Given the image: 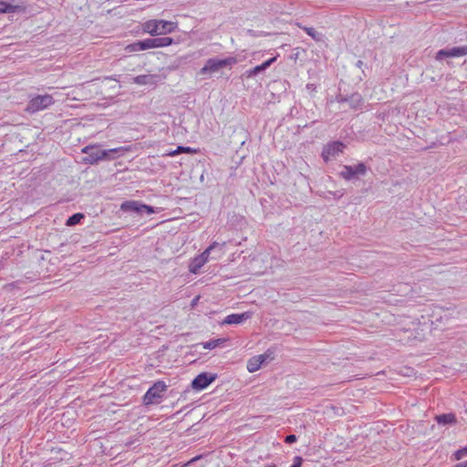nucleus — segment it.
<instances>
[{
  "instance_id": "1",
  "label": "nucleus",
  "mask_w": 467,
  "mask_h": 467,
  "mask_svg": "<svg viewBox=\"0 0 467 467\" xmlns=\"http://www.w3.org/2000/svg\"><path fill=\"white\" fill-rule=\"evenodd\" d=\"M129 150L128 148L119 147L109 150H100L98 145H88L82 149V152L88 156L84 159L86 163L95 164L102 160H114L123 156Z\"/></svg>"
},
{
  "instance_id": "2",
  "label": "nucleus",
  "mask_w": 467,
  "mask_h": 467,
  "mask_svg": "<svg viewBox=\"0 0 467 467\" xmlns=\"http://www.w3.org/2000/svg\"><path fill=\"white\" fill-rule=\"evenodd\" d=\"M225 243L213 242L201 254L192 258L189 264V271L192 274L199 273L200 269L209 261L212 252H215L211 257L213 260H219L224 255Z\"/></svg>"
},
{
  "instance_id": "3",
  "label": "nucleus",
  "mask_w": 467,
  "mask_h": 467,
  "mask_svg": "<svg viewBox=\"0 0 467 467\" xmlns=\"http://www.w3.org/2000/svg\"><path fill=\"white\" fill-rule=\"evenodd\" d=\"M151 35L152 37L150 38L138 41L127 46L126 50L128 52H135L154 47H167L172 43V38L169 36H160L154 34Z\"/></svg>"
},
{
  "instance_id": "4",
  "label": "nucleus",
  "mask_w": 467,
  "mask_h": 467,
  "mask_svg": "<svg viewBox=\"0 0 467 467\" xmlns=\"http://www.w3.org/2000/svg\"><path fill=\"white\" fill-rule=\"evenodd\" d=\"M167 389V385L163 381H157L151 386L143 397L145 404L159 403Z\"/></svg>"
},
{
  "instance_id": "5",
  "label": "nucleus",
  "mask_w": 467,
  "mask_h": 467,
  "mask_svg": "<svg viewBox=\"0 0 467 467\" xmlns=\"http://www.w3.org/2000/svg\"><path fill=\"white\" fill-rule=\"evenodd\" d=\"M236 63L234 57H227L224 59L210 58L204 67L201 69V74L215 73L223 67H231Z\"/></svg>"
},
{
  "instance_id": "6",
  "label": "nucleus",
  "mask_w": 467,
  "mask_h": 467,
  "mask_svg": "<svg viewBox=\"0 0 467 467\" xmlns=\"http://www.w3.org/2000/svg\"><path fill=\"white\" fill-rule=\"evenodd\" d=\"M54 103V99L51 95H38L32 98L26 107L28 112L34 113L43 110Z\"/></svg>"
},
{
  "instance_id": "7",
  "label": "nucleus",
  "mask_w": 467,
  "mask_h": 467,
  "mask_svg": "<svg viewBox=\"0 0 467 467\" xmlns=\"http://www.w3.org/2000/svg\"><path fill=\"white\" fill-rule=\"evenodd\" d=\"M120 210L123 212L134 213L137 214H151L154 210L151 206L140 203L137 201H127L121 203Z\"/></svg>"
},
{
  "instance_id": "8",
  "label": "nucleus",
  "mask_w": 467,
  "mask_h": 467,
  "mask_svg": "<svg viewBox=\"0 0 467 467\" xmlns=\"http://www.w3.org/2000/svg\"><path fill=\"white\" fill-rule=\"evenodd\" d=\"M346 146L340 141H333L327 143L322 150V158L326 162L335 159L339 154L343 153Z\"/></svg>"
},
{
  "instance_id": "9",
  "label": "nucleus",
  "mask_w": 467,
  "mask_h": 467,
  "mask_svg": "<svg viewBox=\"0 0 467 467\" xmlns=\"http://www.w3.org/2000/svg\"><path fill=\"white\" fill-rule=\"evenodd\" d=\"M366 171L367 167L364 163H358L356 166L345 165L340 172V176L349 181L356 175H364Z\"/></svg>"
},
{
  "instance_id": "10",
  "label": "nucleus",
  "mask_w": 467,
  "mask_h": 467,
  "mask_svg": "<svg viewBox=\"0 0 467 467\" xmlns=\"http://www.w3.org/2000/svg\"><path fill=\"white\" fill-rule=\"evenodd\" d=\"M216 379L215 374L201 373L192 382V387L194 389L202 390L206 389Z\"/></svg>"
},
{
  "instance_id": "11",
  "label": "nucleus",
  "mask_w": 467,
  "mask_h": 467,
  "mask_svg": "<svg viewBox=\"0 0 467 467\" xmlns=\"http://www.w3.org/2000/svg\"><path fill=\"white\" fill-rule=\"evenodd\" d=\"M467 55V47H455L449 49H441L436 54V59L441 60L443 57H458Z\"/></svg>"
},
{
  "instance_id": "12",
  "label": "nucleus",
  "mask_w": 467,
  "mask_h": 467,
  "mask_svg": "<svg viewBox=\"0 0 467 467\" xmlns=\"http://www.w3.org/2000/svg\"><path fill=\"white\" fill-rule=\"evenodd\" d=\"M253 317V312L246 311L240 314L228 315L223 321V325H238L241 324Z\"/></svg>"
},
{
  "instance_id": "13",
  "label": "nucleus",
  "mask_w": 467,
  "mask_h": 467,
  "mask_svg": "<svg viewBox=\"0 0 467 467\" xmlns=\"http://www.w3.org/2000/svg\"><path fill=\"white\" fill-rule=\"evenodd\" d=\"M270 355L265 353L262 355L254 356L247 361L246 368L249 372L254 373L260 369L262 365L266 361Z\"/></svg>"
},
{
  "instance_id": "14",
  "label": "nucleus",
  "mask_w": 467,
  "mask_h": 467,
  "mask_svg": "<svg viewBox=\"0 0 467 467\" xmlns=\"http://www.w3.org/2000/svg\"><path fill=\"white\" fill-rule=\"evenodd\" d=\"M168 26H170L169 29H174L177 26V25L171 21L152 19V20H148L147 22H145L143 24L142 29H147V30L159 29L160 26H161L162 29H165V27Z\"/></svg>"
},
{
  "instance_id": "15",
  "label": "nucleus",
  "mask_w": 467,
  "mask_h": 467,
  "mask_svg": "<svg viewBox=\"0 0 467 467\" xmlns=\"http://www.w3.org/2000/svg\"><path fill=\"white\" fill-rule=\"evenodd\" d=\"M24 11L25 7L23 5H16L14 2L0 1V14L20 13Z\"/></svg>"
},
{
  "instance_id": "16",
  "label": "nucleus",
  "mask_w": 467,
  "mask_h": 467,
  "mask_svg": "<svg viewBox=\"0 0 467 467\" xmlns=\"http://www.w3.org/2000/svg\"><path fill=\"white\" fill-rule=\"evenodd\" d=\"M157 77L154 75H140L133 78V82L138 85H154Z\"/></svg>"
},
{
  "instance_id": "17",
  "label": "nucleus",
  "mask_w": 467,
  "mask_h": 467,
  "mask_svg": "<svg viewBox=\"0 0 467 467\" xmlns=\"http://www.w3.org/2000/svg\"><path fill=\"white\" fill-rule=\"evenodd\" d=\"M436 421L440 425H453L456 423V417L453 413H447V414H441L437 415L435 417Z\"/></svg>"
},
{
  "instance_id": "18",
  "label": "nucleus",
  "mask_w": 467,
  "mask_h": 467,
  "mask_svg": "<svg viewBox=\"0 0 467 467\" xmlns=\"http://www.w3.org/2000/svg\"><path fill=\"white\" fill-rule=\"evenodd\" d=\"M197 150L195 149H192L191 147H184V146H178L174 150H170L166 153H164V156H176L181 153H196Z\"/></svg>"
},
{
  "instance_id": "19",
  "label": "nucleus",
  "mask_w": 467,
  "mask_h": 467,
  "mask_svg": "<svg viewBox=\"0 0 467 467\" xmlns=\"http://www.w3.org/2000/svg\"><path fill=\"white\" fill-rule=\"evenodd\" d=\"M223 341H224V339L210 340V341L203 343L202 348L205 349H213V348H215L216 347H218L219 345H221Z\"/></svg>"
},
{
  "instance_id": "20",
  "label": "nucleus",
  "mask_w": 467,
  "mask_h": 467,
  "mask_svg": "<svg viewBox=\"0 0 467 467\" xmlns=\"http://www.w3.org/2000/svg\"><path fill=\"white\" fill-rule=\"evenodd\" d=\"M83 217L82 213H75L67 219V225H75L78 223Z\"/></svg>"
},
{
  "instance_id": "21",
  "label": "nucleus",
  "mask_w": 467,
  "mask_h": 467,
  "mask_svg": "<svg viewBox=\"0 0 467 467\" xmlns=\"http://www.w3.org/2000/svg\"><path fill=\"white\" fill-rule=\"evenodd\" d=\"M465 455H467V446L462 449L458 450L454 453V458H455V460H461Z\"/></svg>"
},
{
  "instance_id": "22",
  "label": "nucleus",
  "mask_w": 467,
  "mask_h": 467,
  "mask_svg": "<svg viewBox=\"0 0 467 467\" xmlns=\"http://www.w3.org/2000/svg\"><path fill=\"white\" fill-rule=\"evenodd\" d=\"M302 462H303L302 458L299 456H296L294 458L293 464L290 467H301Z\"/></svg>"
},
{
  "instance_id": "23",
  "label": "nucleus",
  "mask_w": 467,
  "mask_h": 467,
  "mask_svg": "<svg viewBox=\"0 0 467 467\" xmlns=\"http://www.w3.org/2000/svg\"><path fill=\"white\" fill-rule=\"evenodd\" d=\"M275 59H276V57H272V58H270V59L266 60L265 62H264L263 64H261V67H263V68H264V70H265V69H266L268 67H270V65H271L273 62H275Z\"/></svg>"
},
{
  "instance_id": "24",
  "label": "nucleus",
  "mask_w": 467,
  "mask_h": 467,
  "mask_svg": "<svg viewBox=\"0 0 467 467\" xmlns=\"http://www.w3.org/2000/svg\"><path fill=\"white\" fill-rule=\"evenodd\" d=\"M275 59H276V57H272V58H270V59L266 60L265 62H264L263 64H261V67H263V68H264V70H265V69H266L268 67H270V65H271L273 62H275Z\"/></svg>"
},
{
  "instance_id": "25",
  "label": "nucleus",
  "mask_w": 467,
  "mask_h": 467,
  "mask_svg": "<svg viewBox=\"0 0 467 467\" xmlns=\"http://www.w3.org/2000/svg\"><path fill=\"white\" fill-rule=\"evenodd\" d=\"M263 70H264V68H263V67H261V65L256 66V67H254L251 70L250 75H255V74H257V73H259V72H261V71H263Z\"/></svg>"
},
{
  "instance_id": "26",
  "label": "nucleus",
  "mask_w": 467,
  "mask_h": 467,
  "mask_svg": "<svg viewBox=\"0 0 467 467\" xmlns=\"http://www.w3.org/2000/svg\"><path fill=\"white\" fill-rule=\"evenodd\" d=\"M296 441V435H288L285 438V442L286 443H292V442H295Z\"/></svg>"
},
{
  "instance_id": "27",
  "label": "nucleus",
  "mask_w": 467,
  "mask_h": 467,
  "mask_svg": "<svg viewBox=\"0 0 467 467\" xmlns=\"http://www.w3.org/2000/svg\"><path fill=\"white\" fill-rule=\"evenodd\" d=\"M307 33L313 36L314 38L317 37V34L318 33V31H311V30H308Z\"/></svg>"
},
{
  "instance_id": "28",
  "label": "nucleus",
  "mask_w": 467,
  "mask_h": 467,
  "mask_svg": "<svg viewBox=\"0 0 467 467\" xmlns=\"http://www.w3.org/2000/svg\"><path fill=\"white\" fill-rule=\"evenodd\" d=\"M454 467H467V461H465L463 462H461V463H458Z\"/></svg>"
},
{
  "instance_id": "29",
  "label": "nucleus",
  "mask_w": 467,
  "mask_h": 467,
  "mask_svg": "<svg viewBox=\"0 0 467 467\" xmlns=\"http://www.w3.org/2000/svg\"><path fill=\"white\" fill-rule=\"evenodd\" d=\"M199 298H200V296H196V297L192 300V306H194L197 304V302H198Z\"/></svg>"
},
{
  "instance_id": "30",
  "label": "nucleus",
  "mask_w": 467,
  "mask_h": 467,
  "mask_svg": "<svg viewBox=\"0 0 467 467\" xmlns=\"http://www.w3.org/2000/svg\"><path fill=\"white\" fill-rule=\"evenodd\" d=\"M306 87L307 88L312 89L313 85L308 84Z\"/></svg>"
},
{
  "instance_id": "31",
  "label": "nucleus",
  "mask_w": 467,
  "mask_h": 467,
  "mask_svg": "<svg viewBox=\"0 0 467 467\" xmlns=\"http://www.w3.org/2000/svg\"><path fill=\"white\" fill-rule=\"evenodd\" d=\"M266 467H277V466L275 464H270V465H268Z\"/></svg>"
},
{
  "instance_id": "32",
  "label": "nucleus",
  "mask_w": 467,
  "mask_h": 467,
  "mask_svg": "<svg viewBox=\"0 0 467 467\" xmlns=\"http://www.w3.org/2000/svg\"><path fill=\"white\" fill-rule=\"evenodd\" d=\"M302 29H305V30H307V29H312L311 27H303Z\"/></svg>"
}]
</instances>
